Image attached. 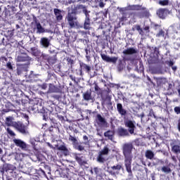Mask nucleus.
I'll return each mask as SVG.
<instances>
[{
    "instance_id": "f257e3e1",
    "label": "nucleus",
    "mask_w": 180,
    "mask_h": 180,
    "mask_svg": "<svg viewBox=\"0 0 180 180\" xmlns=\"http://www.w3.org/2000/svg\"><path fill=\"white\" fill-rule=\"evenodd\" d=\"M124 155L125 157V166L127 172H131V146L126 144L124 146Z\"/></svg>"
},
{
    "instance_id": "f03ea898",
    "label": "nucleus",
    "mask_w": 180,
    "mask_h": 180,
    "mask_svg": "<svg viewBox=\"0 0 180 180\" xmlns=\"http://www.w3.org/2000/svg\"><path fill=\"white\" fill-rule=\"evenodd\" d=\"M129 9H132L134 11H141L140 12L136 13V14L135 15V16H136L137 18H148V16H150V13L148 12V10H147L146 8L134 5L131 6L129 7Z\"/></svg>"
},
{
    "instance_id": "7ed1b4c3",
    "label": "nucleus",
    "mask_w": 180,
    "mask_h": 180,
    "mask_svg": "<svg viewBox=\"0 0 180 180\" xmlns=\"http://www.w3.org/2000/svg\"><path fill=\"white\" fill-rule=\"evenodd\" d=\"M122 169V165H117L115 166H112L108 168V172L111 175H114L116 176V175H119V172Z\"/></svg>"
},
{
    "instance_id": "20e7f679",
    "label": "nucleus",
    "mask_w": 180,
    "mask_h": 180,
    "mask_svg": "<svg viewBox=\"0 0 180 180\" xmlns=\"http://www.w3.org/2000/svg\"><path fill=\"white\" fill-rule=\"evenodd\" d=\"M16 130L20 131V133H22V134H27V130H26V128H25V126L22 123L18 122H14V125L13 126Z\"/></svg>"
},
{
    "instance_id": "39448f33",
    "label": "nucleus",
    "mask_w": 180,
    "mask_h": 180,
    "mask_svg": "<svg viewBox=\"0 0 180 180\" xmlns=\"http://www.w3.org/2000/svg\"><path fill=\"white\" fill-rule=\"evenodd\" d=\"M16 130L20 131V133H22V134H27V130H26V128H25V126L22 123L18 122H14V125L13 126Z\"/></svg>"
},
{
    "instance_id": "423d86ee",
    "label": "nucleus",
    "mask_w": 180,
    "mask_h": 180,
    "mask_svg": "<svg viewBox=\"0 0 180 180\" xmlns=\"http://www.w3.org/2000/svg\"><path fill=\"white\" fill-rule=\"evenodd\" d=\"M108 153H109V149L108 147H105L103 150L100 152L97 161L98 162H103V161H105V155H108Z\"/></svg>"
},
{
    "instance_id": "0eeeda50",
    "label": "nucleus",
    "mask_w": 180,
    "mask_h": 180,
    "mask_svg": "<svg viewBox=\"0 0 180 180\" xmlns=\"http://www.w3.org/2000/svg\"><path fill=\"white\" fill-rule=\"evenodd\" d=\"M68 20L69 22V25L71 27H75L78 24L77 22V18L74 14L69 13L68 15Z\"/></svg>"
},
{
    "instance_id": "6e6552de",
    "label": "nucleus",
    "mask_w": 180,
    "mask_h": 180,
    "mask_svg": "<svg viewBox=\"0 0 180 180\" xmlns=\"http://www.w3.org/2000/svg\"><path fill=\"white\" fill-rule=\"evenodd\" d=\"M101 58L104 61H106L107 63H112L113 64L116 63L117 61V57H110L109 56L101 54Z\"/></svg>"
},
{
    "instance_id": "1a4fd4ad",
    "label": "nucleus",
    "mask_w": 180,
    "mask_h": 180,
    "mask_svg": "<svg viewBox=\"0 0 180 180\" xmlns=\"http://www.w3.org/2000/svg\"><path fill=\"white\" fill-rule=\"evenodd\" d=\"M13 141L15 146H17V147H20V148H22V150H25V148L27 147L26 143L20 139H14Z\"/></svg>"
},
{
    "instance_id": "9d476101",
    "label": "nucleus",
    "mask_w": 180,
    "mask_h": 180,
    "mask_svg": "<svg viewBox=\"0 0 180 180\" xmlns=\"http://www.w3.org/2000/svg\"><path fill=\"white\" fill-rule=\"evenodd\" d=\"M126 126L129 127V131L131 134H133L134 133V129H136V125H134V122L132 121H127L125 123Z\"/></svg>"
},
{
    "instance_id": "9b49d317",
    "label": "nucleus",
    "mask_w": 180,
    "mask_h": 180,
    "mask_svg": "<svg viewBox=\"0 0 180 180\" xmlns=\"http://www.w3.org/2000/svg\"><path fill=\"white\" fill-rule=\"evenodd\" d=\"M97 122L101 126H107L108 125V122H106V120H105V118H103L102 117L101 115H97Z\"/></svg>"
},
{
    "instance_id": "f8f14e48",
    "label": "nucleus",
    "mask_w": 180,
    "mask_h": 180,
    "mask_svg": "<svg viewBox=\"0 0 180 180\" xmlns=\"http://www.w3.org/2000/svg\"><path fill=\"white\" fill-rule=\"evenodd\" d=\"M53 12L58 22H60V20H63V15H61L60 10H59L58 8H55L53 10Z\"/></svg>"
},
{
    "instance_id": "ddd939ff",
    "label": "nucleus",
    "mask_w": 180,
    "mask_h": 180,
    "mask_svg": "<svg viewBox=\"0 0 180 180\" xmlns=\"http://www.w3.org/2000/svg\"><path fill=\"white\" fill-rule=\"evenodd\" d=\"M157 15L161 19H165V16H167V10L160 8L157 11Z\"/></svg>"
},
{
    "instance_id": "4468645a",
    "label": "nucleus",
    "mask_w": 180,
    "mask_h": 180,
    "mask_svg": "<svg viewBox=\"0 0 180 180\" xmlns=\"http://www.w3.org/2000/svg\"><path fill=\"white\" fill-rule=\"evenodd\" d=\"M122 53L123 54H125V56H131V54H136L137 51L133 48H129L123 51Z\"/></svg>"
},
{
    "instance_id": "2eb2a0df",
    "label": "nucleus",
    "mask_w": 180,
    "mask_h": 180,
    "mask_svg": "<svg viewBox=\"0 0 180 180\" xmlns=\"http://www.w3.org/2000/svg\"><path fill=\"white\" fill-rule=\"evenodd\" d=\"M27 56L25 54H21L16 58V61H18V63H23L25 61H27Z\"/></svg>"
},
{
    "instance_id": "dca6fc26",
    "label": "nucleus",
    "mask_w": 180,
    "mask_h": 180,
    "mask_svg": "<svg viewBox=\"0 0 180 180\" xmlns=\"http://www.w3.org/2000/svg\"><path fill=\"white\" fill-rule=\"evenodd\" d=\"M40 43L43 46V47H45L46 49H47V47L50 46V41H49V39L47 38H41Z\"/></svg>"
},
{
    "instance_id": "f3484780",
    "label": "nucleus",
    "mask_w": 180,
    "mask_h": 180,
    "mask_svg": "<svg viewBox=\"0 0 180 180\" xmlns=\"http://www.w3.org/2000/svg\"><path fill=\"white\" fill-rule=\"evenodd\" d=\"M15 122H13L12 117H8L6 118V124L7 126H12L13 127Z\"/></svg>"
},
{
    "instance_id": "a211bd4d",
    "label": "nucleus",
    "mask_w": 180,
    "mask_h": 180,
    "mask_svg": "<svg viewBox=\"0 0 180 180\" xmlns=\"http://www.w3.org/2000/svg\"><path fill=\"white\" fill-rule=\"evenodd\" d=\"M36 27L37 29V32L38 33H44V28L41 27V25H40V22L36 21L35 22Z\"/></svg>"
},
{
    "instance_id": "6ab92c4d",
    "label": "nucleus",
    "mask_w": 180,
    "mask_h": 180,
    "mask_svg": "<svg viewBox=\"0 0 180 180\" xmlns=\"http://www.w3.org/2000/svg\"><path fill=\"white\" fill-rule=\"evenodd\" d=\"M117 109L119 112V113H120V115H126V110H124V109H123V106L122 105V104L118 103L117 105Z\"/></svg>"
},
{
    "instance_id": "aec40b11",
    "label": "nucleus",
    "mask_w": 180,
    "mask_h": 180,
    "mask_svg": "<svg viewBox=\"0 0 180 180\" xmlns=\"http://www.w3.org/2000/svg\"><path fill=\"white\" fill-rule=\"evenodd\" d=\"M146 157L149 160H153V158H154V153H153L151 150H147L146 152Z\"/></svg>"
},
{
    "instance_id": "412c9836",
    "label": "nucleus",
    "mask_w": 180,
    "mask_h": 180,
    "mask_svg": "<svg viewBox=\"0 0 180 180\" xmlns=\"http://www.w3.org/2000/svg\"><path fill=\"white\" fill-rule=\"evenodd\" d=\"M105 137H108L109 140H112L113 139V131H108L104 134Z\"/></svg>"
},
{
    "instance_id": "4be33fe9",
    "label": "nucleus",
    "mask_w": 180,
    "mask_h": 180,
    "mask_svg": "<svg viewBox=\"0 0 180 180\" xmlns=\"http://www.w3.org/2000/svg\"><path fill=\"white\" fill-rule=\"evenodd\" d=\"M89 25H90L89 18H88V15H86V20L84 21V29L86 30L89 29Z\"/></svg>"
},
{
    "instance_id": "5701e85b",
    "label": "nucleus",
    "mask_w": 180,
    "mask_h": 180,
    "mask_svg": "<svg viewBox=\"0 0 180 180\" xmlns=\"http://www.w3.org/2000/svg\"><path fill=\"white\" fill-rule=\"evenodd\" d=\"M118 131L120 136H127V134H129L127 130L123 128H119Z\"/></svg>"
},
{
    "instance_id": "b1692460",
    "label": "nucleus",
    "mask_w": 180,
    "mask_h": 180,
    "mask_svg": "<svg viewBox=\"0 0 180 180\" xmlns=\"http://www.w3.org/2000/svg\"><path fill=\"white\" fill-rule=\"evenodd\" d=\"M69 140L72 142L73 147L75 146L78 145V141L77 140V139H75V137H74L72 136H70Z\"/></svg>"
},
{
    "instance_id": "393cba45",
    "label": "nucleus",
    "mask_w": 180,
    "mask_h": 180,
    "mask_svg": "<svg viewBox=\"0 0 180 180\" xmlns=\"http://www.w3.org/2000/svg\"><path fill=\"white\" fill-rule=\"evenodd\" d=\"M162 172H165V174H169L171 172V168H169V166H164L162 167Z\"/></svg>"
},
{
    "instance_id": "a878e982",
    "label": "nucleus",
    "mask_w": 180,
    "mask_h": 180,
    "mask_svg": "<svg viewBox=\"0 0 180 180\" xmlns=\"http://www.w3.org/2000/svg\"><path fill=\"white\" fill-rule=\"evenodd\" d=\"M16 167L12 165H6V171H15Z\"/></svg>"
},
{
    "instance_id": "bb28decb",
    "label": "nucleus",
    "mask_w": 180,
    "mask_h": 180,
    "mask_svg": "<svg viewBox=\"0 0 180 180\" xmlns=\"http://www.w3.org/2000/svg\"><path fill=\"white\" fill-rule=\"evenodd\" d=\"M84 99H85V101L91 100V94L89 92H86L84 94Z\"/></svg>"
},
{
    "instance_id": "cd10ccee",
    "label": "nucleus",
    "mask_w": 180,
    "mask_h": 180,
    "mask_svg": "<svg viewBox=\"0 0 180 180\" xmlns=\"http://www.w3.org/2000/svg\"><path fill=\"white\" fill-rule=\"evenodd\" d=\"M55 148H57V150H59L60 151H65V150H67V148H65V146H58V145H56Z\"/></svg>"
},
{
    "instance_id": "c85d7f7f",
    "label": "nucleus",
    "mask_w": 180,
    "mask_h": 180,
    "mask_svg": "<svg viewBox=\"0 0 180 180\" xmlns=\"http://www.w3.org/2000/svg\"><path fill=\"white\" fill-rule=\"evenodd\" d=\"M168 4H169L168 0H160L159 1V5H161L162 6H165L168 5Z\"/></svg>"
},
{
    "instance_id": "c756f323",
    "label": "nucleus",
    "mask_w": 180,
    "mask_h": 180,
    "mask_svg": "<svg viewBox=\"0 0 180 180\" xmlns=\"http://www.w3.org/2000/svg\"><path fill=\"white\" fill-rule=\"evenodd\" d=\"M74 148L76 149V150H78L79 151H84V146H81V145H75L74 146Z\"/></svg>"
},
{
    "instance_id": "7c9ffc66",
    "label": "nucleus",
    "mask_w": 180,
    "mask_h": 180,
    "mask_svg": "<svg viewBox=\"0 0 180 180\" xmlns=\"http://www.w3.org/2000/svg\"><path fill=\"white\" fill-rule=\"evenodd\" d=\"M172 150L174 153H180V147L179 146H174L172 147Z\"/></svg>"
},
{
    "instance_id": "2f4dec72",
    "label": "nucleus",
    "mask_w": 180,
    "mask_h": 180,
    "mask_svg": "<svg viewBox=\"0 0 180 180\" xmlns=\"http://www.w3.org/2000/svg\"><path fill=\"white\" fill-rule=\"evenodd\" d=\"M134 27L139 32V34H143V30L141 29V27H140L139 25H136Z\"/></svg>"
},
{
    "instance_id": "473e14b6",
    "label": "nucleus",
    "mask_w": 180,
    "mask_h": 180,
    "mask_svg": "<svg viewBox=\"0 0 180 180\" xmlns=\"http://www.w3.org/2000/svg\"><path fill=\"white\" fill-rule=\"evenodd\" d=\"M81 67H83V68L86 69L88 72L91 71V67L88 66L86 64H82Z\"/></svg>"
},
{
    "instance_id": "72a5a7b5",
    "label": "nucleus",
    "mask_w": 180,
    "mask_h": 180,
    "mask_svg": "<svg viewBox=\"0 0 180 180\" xmlns=\"http://www.w3.org/2000/svg\"><path fill=\"white\" fill-rule=\"evenodd\" d=\"M7 131L8 134L11 136V137H13V136H15V132H13V131H12L11 129L8 128Z\"/></svg>"
},
{
    "instance_id": "f704fd0d",
    "label": "nucleus",
    "mask_w": 180,
    "mask_h": 180,
    "mask_svg": "<svg viewBox=\"0 0 180 180\" xmlns=\"http://www.w3.org/2000/svg\"><path fill=\"white\" fill-rule=\"evenodd\" d=\"M157 37H164V31L160 30L158 34H157Z\"/></svg>"
},
{
    "instance_id": "c9c22d12",
    "label": "nucleus",
    "mask_w": 180,
    "mask_h": 180,
    "mask_svg": "<svg viewBox=\"0 0 180 180\" xmlns=\"http://www.w3.org/2000/svg\"><path fill=\"white\" fill-rule=\"evenodd\" d=\"M174 112H175L176 113H177V115H179V113H180V108H179V107H176V108H174Z\"/></svg>"
},
{
    "instance_id": "e433bc0d",
    "label": "nucleus",
    "mask_w": 180,
    "mask_h": 180,
    "mask_svg": "<svg viewBox=\"0 0 180 180\" xmlns=\"http://www.w3.org/2000/svg\"><path fill=\"white\" fill-rule=\"evenodd\" d=\"M75 158L77 162H79V164H81V162H82V160L81 159V158L76 156Z\"/></svg>"
},
{
    "instance_id": "4c0bfd02",
    "label": "nucleus",
    "mask_w": 180,
    "mask_h": 180,
    "mask_svg": "<svg viewBox=\"0 0 180 180\" xmlns=\"http://www.w3.org/2000/svg\"><path fill=\"white\" fill-rule=\"evenodd\" d=\"M7 68H9V70H13V68H12V65L11 64V63H7Z\"/></svg>"
},
{
    "instance_id": "58836bf2",
    "label": "nucleus",
    "mask_w": 180,
    "mask_h": 180,
    "mask_svg": "<svg viewBox=\"0 0 180 180\" xmlns=\"http://www.w3.org/2000/svg\"><path fill=\"white\" fill-rule=\"evenodd\" d=\"M99 6H100V8H103V6H105V4H103V1L100 2Z\"/></svg>"
},
{
    "instance_id": "ea45409f",
    "label": "nucleus",
    "mask_w": 180,
    "mask_h": 180,
    "mask_svg": "<svg viewBox=\"0 0 180 180\" xmlns=\"http://www.w3.org/2000/svg\"><path fill=\"white\" fill-rule=\"evenodd\" d=\"M83 140H84V141H86V140H88V136H83Z\"/></svg>"
},
{
    "instance_id": "a19ab883",
    "label": "nucleus",
    "mask_w": 180,
    "mask_h": 180,
    "mask_svg": "<svg viewBox=\"0 0 180 180\" xmlns=\"http://www.w3.org/2000/svg\"><path fill=\"white\" fill-rule=\"evenodd\" d=\"M17 72H18V75H20V74H21V72H20V70L19 69H18V71H17Z\"/></svg>"
},
{
    "instance_id": "79ce46f5",
    "label": "nucleus",
    "mask_w": 180,
    "mask_h": 180,
    "mask_svg": "<svg viewBox=\"0 0 180 180\" xmlns=\"http://www.w3.org/2000/svg\"><path fill=\"white\" fill-rule=\"evenodd\" d=\"M48 146L51 147V148H54V147H53V146H51V144H50L49 143H48Z\"/></svg>"
},
{
    "instance_id": "37998d69",
    "label": "nucleus",
    "mask_w": 180,
    "mask_h": 180,
    "mask_svg": "<svg viewBox=\"0 0 180 180\" xmlns=\"http://www.w3.org/2000/svg\"><path fill=\"white\" fill-rule=\"evenodd\" d=\"M178 129H179V131H180V122H179V124H178Z\"/></svg>"
},
{
    "instance_id": "c03bdc74",
    "label": "nucleus",
    "mask_w": 180,
    "mask_h": 180,
    "mask_svg": "<svg viewBox=\"0 0 180 180\" xmlns=\"http://www.w3.org/2000/svg\"><path fill=\"white\" fill-rule=\"evenodd\" d=\"M179 95L180 96V89L178 90Z\"/></svg>"
},
{
    "instance_id": "a18cd8bd",
    "label": "nucleus",
    "mask_w": 180,
    "mask_h": 180,
    "mask_svg": "<svg viewBox=\"0 0 180 180\" xmlns=\"http://www.w3.org/2000/svg\"><path fill=\"white\" fill-rule=\"evenodd\" d=\"M2 153V149L0 148V154Z\"/></svg>"
},
{
    "instance_id": "49530a36",
    "label": "nucleus",
    "mask_w": 180,
    "mask_h": 180,
    "mask_svg": "<svg viewBox=\"0 0 180 180\" xmlns=\"http://www.w3.org/2000/svg\"><path fill=\"white\" fill-rule=\"evenodd\" d=\"M173 70H176V68H173Z\"/></svg>"
},
{
    "instance_id": "de8ad7c7",
    "label": "nucleus",
    "mask_w": 180,
    "mask_h": 180,
    "mask_svg": "<svg viewBox=\"0 0 180 180\" xmlns=\"http://www.w3.org/2000/svg\"><path fill=\"white\" fill-rule=\"evenodd\" d=\"M146 30H148V27H146Z\"/></svg>"
}]
</instances>
